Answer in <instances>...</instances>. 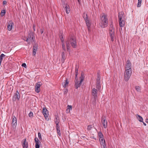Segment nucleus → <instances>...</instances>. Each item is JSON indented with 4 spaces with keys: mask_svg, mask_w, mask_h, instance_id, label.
I'll return each instance as SVG.
<instances>
[{
    "mask_svg": "<svg viewBox=\"0 0 148 148\" xmlns=\"http://www.w3.org/2000/svg\"><path fill=\"white\" fill-rule=\"evenodd\" d=\"M100 18L99 25L102 28L106 27L108 25V19L107 17V15L103 13V15L100 16Z\"/></svg>",
    "mask_w": 148,
    "mask_h": 148,
    "instance_id": "obj_1",
    "label": "nucleus"
},
{
    "mask_svg": "<svg viewBox=\"0 0 148 148\" xmlns=\"http://www.w3.org/2000/svg\"><path fill=\"white\" fill-rule=\"evenodd\" d=\"M70 42L71 44L73 47L75 48L76 47V41L75 38L73 37H71L69 40H68L66 41V44L67 50L68 51H70V45L69 42Z\"/></svg>",
    "mask_w": 148,
    "mask_h": 148,
    "instance_id": "obj_2",
    "label": "nucleus"
},
{
    "mask_svg": "<svg viewBox=\"0 0 148 148\" xmlns=\"http://www.w3.org/2000/svg\"><path fill=\"white\" fill-rule=\"evenodd\" d=\"M35 37L34 35V33L32 32H30L28 34L27 38L26 41L28 42V44H30V41L32 42H34Z\"/></svg>",
    "mask_w": 148,
    "mask_h": 148,
    "instance_id": "obj_3",
    "label": "nucleus"
},
{
    "mask_svg": "<svg viewBox=\"0 0 148 148\" xmlns=\"http://www.w3.org/2000/svg\"><path fill=\"white\" fill-rule=\"evenodd\" d=\"M132 69H127L125 70L124 73V78L126 81H128L129 79L132 74Z\"/></svg>",
    "mask_w": 148,
    "mask_h": 148,
    "instance_id": "obj_4",
    "label": "nucleus"
},
{
    "mask_svg": "<svg viewBox=\"0 0 148 148\" xmlns=\"http://www.w3.org/2000/svg\"><path fill=\"white\" fill-rule=\"evenodd\" d=\"M97 90L95 88H93L92 90V95L93 96L92 103L94 104L96 103L97 99Z\"/></svg>",
    "mask_w": 148,
    "mask_h": 148,
    "instance_id": "obj_5",
    "label": "nucleus"
},
{
    "mask_svg": "<svg viewBox=\"0 0 148 148\" xmlns=\"http://www.w3.org/2000/svg\"><path fill=\"white\" fill-rule=\"evenodd\" d=\"M84 73L82 72L81 73V76L80 77V82L78 83V82L77 81V82H75V87L76 89H77L82 84V83L84 79Z\"/></svg>",
    "mask_w": 148,
    "mask_h": 148,
    "instance_id": "obj_6",
    "label": "nucleus"
},
{
    "mask_svg": "<svg viewBox=\"0 0 148 148\" xmlns=\"http://www.w3.org/2000/svg\"><path fill=\"white\" fill-rule=\"evenodd\" d=\"M109 34L111 38V40L113 42L115 37V30L109 29Z\"/></svg>",
    "mask_w": 148,
    "mask_h": 148,
    "instance_id": "obj_7",
    "label": "nucleus"
},
{
    "mask_svg": "<svg viewBox=\"0 0 148 148\" xmlns=\"http://www.w3.org/2000/svg\"><path fill=\"white\" fill-rule=\"evenodd\" d=\"M41 83V82H38L36 84L35 91L37 93H39L40 91V87L42 85V84H40Z\"/></svg>",
    "mask_w": 148,
    "mask_h": 148,
    "instance_id": "obj_8",
    "label": "nucleus"
},
{
    "mask_svg": "<svg viewBox=\"0 0 148 148\" xmlns=\"http://www.w3.org/2000/svg\"><path fill=\"white\" fill-rule=\"evenodd\" d=\"M84 18L85 21L86 23L88 28V31H89L90 30V26H91V23H90L89 22V21L88 17H86L85 18Z\"/></svg>",
    "mask_w": 148,
    "mask_h": 148,
    "instance_id": "obj_9",
    "label": "nucleus"
},
{
    "mask_svg": "<svg viewBox=\"0 0 148 148\" xmlns=\"http://www.w3.org/2000/svg\"><path fill=\"white\" fill-rule=\"evenodd\" d=\"M38 47V44L36 43H35L33 46V55L35 56L36 54V51Z\"/></svg>",
    "mask_w": 148,
    "mask_h": 148,
    "instance_id": "obj_10",
    "label": "nucleus"
},
{
    "mask_svg": "<svg viewBox=\"0 0 148 148\" xmlns=\"http://www.w3.org/2000/svg\"><path fill=\"white\" fill-rule=\"evenodd\" d=\"M100 144L101 146H103V148H107L106 145L105 141L103 138L99 139Z\"/></svg>",
    "mask_w": 148,
    "mask_h": 148,
    "instance_id": "obj_11",
    "label": "nucleus"
},
{
    "mask_svg": "<svg viewBox=\"0 0 148 148\" xmlns=\"http://www.w3.org/2000/svg\"><path fill=\"white\" fill-rule=\"evenodd\" d=\"M17 119L15 116L13 117L12 120V126L13 128H15L17 125Z\"/></svg>",
    "mask_w": 148,
    "mask_h": 148,
    "instance_id": "obj_12",
    "label": "nucleus"
},
{
    "mask_svg": "<svg viewBox=\"0 0 148 148\" xmlns=\"http://www.w3.org/2000/svg\"><path fill=\"white\" fill-rule=\"evenodd\" d=\"M23 148H27L28 147V143L27 142L26 138L23 140L22 141Z\"/></svg>",
    "mask_w": 148,
    "mask_h": 148,
    "instance_id": "obj_13",
    "label": "nucleus"
},
{
    "mask_svg": "<svg viewBox=\"0 0 148 148\" xmlns=\"http://www.w3.org/2000/svg\"><path fill=\"white\" fill-rule=\"evenodd\" d=\"M14 25V23L12 21H9L7 29L8 30L10 31L12 30V27Z\"/></svg>",
    "mask_w": 148,
    "mask_h": 148,
    "instance_id": "obj_14",
    "label": "nucleus"
},
{
    "mask_svg": "<svg viewBox=\"0 0 148 148\" xmlns=\"http://www.w3.org/2000/svg\"><path fill=\"white\" fill-rule=\"evenodd\" d=\"M20 98L18 90H17L15 93L14 95L13 98V100L15 101L16 99L18 100Z\"/></svg>",
    "mask_w": 148,
    "mask_h": 148,
    "instance_id": "obj_15",
    "label": "nucleus"
},
{
    "mask_svg": "<svg viewBox=\"0 0 148 148\" xmlns=\"http://www.w3.org/2000/svg\"><path fill=\"white\" fill-rule=\"evenodd\" d=\"M125 68L126 69H132L131 64L129 60H127V61L125 65Z\"/></svg>",
    "mask_w": 148,
    "mask_h": 148,
    "instance_id": "obj_16",
    "label": "nucleus"
},
{
    "mask_svg": "<svg viewBox=\"0 0 148 148\" xmlns=\"http://www.w3.org/2000/svg\"><path fill=\"white\" fill-rule=\"evenodd\" d=\"M101 122L103 124V126L105 128L107 127V121L106 119H103V117L101 118Z\"/></svg>",
    "mask_w": 148,
    "mask_h": 148,
    "instance_id": "obj_17",
    "label": "nucleus"
},
{
    "mask_svg": "<svg viewBox=\"0 0 148 148\" xmlns=\"http://www.w3.org/2000/svg\"><path fill=\"white\" fill-rule=\"evenodd\" d=\"M124 13L123 12H120L118 13V18L119 20H124V16H123Z\"/></svg>",
    "mask_w": 148,
    "mask_h": 148,
    "instance_id": "obj_18",
    "label": "nucleus"
},
{
    "mask_svg": "<svg viewBox=\"0 0 148 148\" xmlns=\"http://www.w3.org/2000/svg\"><path fill=\"white\" fill-rule=\"evenodd\" d=\"M47 112H48V111L46 108L45 107L43 109L42 113L46 119L48 117V116L47 114Z\"/></svg>",
    "mask_w": 148,
    "mask_h": 148,
    "instance_id": "obj_19",
    "label": "nucleus"
},
{
    "mask_svg": "<svg viewBox=\"0 0 148 148\" xmlns=\"http://www.w3.org/2000/svg\"><path fill=\"white\" fill-rule=\"evenodd\" d=\"M78 68H77L76 65L75 69V82H77L78 81L77 80V75L78 74Z\"/></svg>",
    "mask_w": 148,
    "mask_h": 148,
    "instance_id": "obj_20",
    "label": "nucleus"
},
{
    "mask_svg": "<svg viewBox=\"0 0 148 148\" xmlns=\"http://www.w3.org/2000/svg\"><path fill=\"white\" fill-rule=\"evenodd\" d=\"M69 83V81L67 79H66L62 83V85L63 87L65 88L68 86Z\"/></svg>",
    "mask_w": 148,
    "mask_h": 148,
    "instance_id": "obj_21",
    "label": "nucleus"
},
{
    "mask_svg": "<svg viewBox=\"0 0 148 148\" xmlns=\"http://www.w3.org/2000/svg\"><path fill=\"white\" fill-rule=\"evenodd\" d=\"M65 53L64 52H63L62 53L61 56H62V58L61 59V62L62 63H64V60L66 59V57L64 55Z\"/></svg>",
    "mask_w": 148,
    "mask_h": 148,
    "instance_id": "obj_22",
    "label": "nucleus"
},
{
    "mask_svg": "<svg viewBox=\"0 0 148 148\" xmlns=\"http://www.w3.org/2000/svg\"><path fill=\"white\" fill-rule=\"evenodd\" d=\"M119 24L120 27L124 26L125 25L124 20H119Z\"/></svg>",
    "mask_w": 148,
    "mask_h": 148,
    "instance_id": "obj_23",
    "label": "nucleus"
},
{
    "mask_svg": "<svg viewBox=\"0 0 148 148\" xmlns=\"http://www.w3.org/2000/svg\"><path fill=\"white\" fill-rule=\"evenodd\" d=\"M65 10L66 11V13L69 14V13L70 9L69 5H66L65 7Z\"/></svg>",
    "mask_w": 148,
    "mask_h": 148,
    "instance_id": "obj_24",
    "label": "nucleus"
},
{
    "mask_svg": "<svg viewBox=\"0 0 148 148\" xmlns=\"http://www.w3.org/2000/svg\"><path fill=\"white\" fill-rule=\"evenodd\" d=\"M97 80H100V72L99 70H98L97 72Z\"/></svg>",
    "mask_w": 148,
    "mask_h": 148,
    "instance_id": "obj_25",
    "label": "nucleus"
},
{
    "mask_svg": "<svg viewBox=\"0 0 148 148\" xmlns=\"http://www.w3.org/2000/svg\"><path fill=\"white\" fill-rule=\"evenodd\" d=\"M136 116L138 119L139 121L140 122H143V118L138 114H137Z\"/></svg>",
    "mask_w": 148,
    "mask_h": 148,
    "instance_id": "obj_26",
    "label": "nucleus"
},
{
    "mask_svg": "<svg viewBox=\"0 0 148 148\" xmlns=\"http://www.w3.org/2000/svg\"><path fill=\"white\" fill-rule=\"evenodd\" d=\"M35 142L36 143V145H40L41 142L37 138H35L34 139Z\"/></svg>",
    "mask_w": 148,
    "mask_h": 148,
    "instance_id": "obj_27",
    "label": "nucleus"
},
{
    "mask_svg": "<svg viewBox=\"0 0 148 148\" xmlns=\"http://www.w3.org/2000/svg\"><path fill=\"white\" fill-rule=\"evenodd\" d=\"M110 27H109V29H111V30H115V28L113 27V23L112 21L110 22Z\"/></svg>",
    "mask_w": 148,
    "mask_h": 148,
    "instance_id": "obj_28",
    "label": "nucleus"
},
{
    "mask_svg": "<svg viewBox=\"0 0 148 148\" xmlns=\"http://www.w3.org/2000/svg\"><path fill=\"white\" fill-rule=\"evenodd\" d=\"M64 40H61L62 45V48L65 51H66V49L65 47V45L64 42Z\"/></svg>",
    "mask_w": 148,
    "mask_h": 148,
    "instance_id": "obj_29",
    "label": "nucleus"
},
{
    "mask_svg": "<svg viewBox=\"0 0 148 148\" xmlns=\"http://www.w3.org/2000/svg\"><path fill=\"white\" fill-rule=\"evenodd\" d=\"M99 138H103V134H102V133L101 132H99L98 133Z\"/></svg>",
    "mask_w": 148,
    "mask_h": 148,
    "instance_id": "obj_30",
    "label": "nucleus"
},
{
    "mask_svg": "<svg viewBox=\"0 0 148 148\" xmlns=\"http://www.w3.org/2000/svg\"><path fill=\"white\" fill-rule=\"evenodd\" d=\"M72 107L71 106L69 105H68L67 109H68V110H69V111L68 112H66V113H69L70 112V110H72Z\"/></svg>",
    "mask_w": 148,
    "mask_h": 148,
    "instance_id": "obj_31",
    "label": "nucleus"
},
{
    "mask_svg": "<svg viewBox=\"0 0 148 148\" xmlns=\"http://www.w3.org/2000/svg\"><path fill=\"white\" fill-rule=\"evenodd\" d=\"M6 12V11L5 10H2L1 13V16H3L5 15Z\"/></svg>",
    "mask_w": 148,
    "mask_h": 148,
    "instance_id": "obj_32",
    "label": "nucleus"
},
{
    "mask_svg": "<svg viewBox=\"0 0 148 148\" xmlns=\"http://www.w3.org/2000/svg\"><path fill=\"white\" fill-rule=\"evenodd\" d=\"M55 123L56 124V123H59V118L58 116H56V120L55 121Z\"/></svg>",
    "mask_w": 148,
    "mask_h": 148,
    "instance_id": "obj_33",
    "label": "nucleus"
},
{
    "mask_svg": "<svg viewBox=\"0 0 148 148\" xmlns=\"http://www.w3.org/2000/svg\"><path fill=\"white\" fill-rule=\"evenodd\" d=\"M138 2L137 4V6L138 7H139L141 6L142 2V0H138Z\"/></svg>",
    "mask_w": 148,
    "mask_h": 148,
    "instance_id": "obj_34",
    "label": "nucleus"
},
{
    "mask_svg": "<svg viewBox=\"0 0 148 148\" xmlns=\"http://www.w3.org/2000/svg\"><path fill=\"white\" fill-rule=\"evenodd\" d=\"M96 88L98 90H100L101 88V84H96Z\"/></svg>",
    "mask_w": 148,
    "mask_h": 148,
    "instance_id": "obj_35",
    "label": "nucleus"
},
{
    "mask_svg": "<svg viewBox=\"0 0 148 148\" xmlns=\"http://www.w3.org/2000/svg\"><path fill=\"white\" fill-rule=\"evenodd\" d=\"M135 89L137 92H139L140 90V87L138 86H135Z\"/></svg>",
    "mask_w": 148,
    "mask_h": 148,
    "instance_id": "obj_36",
    "label": "nucleus"
},
{
    "mask_svg": "<svg viewBox=\"0 0 148 148\" xmlns=\"http://www.w3.org/2000/svg\"><path fill=\"white\" fill-rule=\"evenodd\" d=\"M57 131V133L59 136H60L61 135V134L60 133V129H56Z\"/></svg>",
    "mask_w": 148,
    "mask_h": 148,
    "instance_id": "obj_37",
    "label": "nucleus"
},
{
    "mask_svg": "<svg viewBox=\"0 0 148 148\" xmlns=\"http://www.w3.org/2000/svg\"><path fill=\"white\" fill-rule=\"evenodd\" d=\"M92 128V125H89L88 126L87 130H91V129Z\"/></svg>",
    "mask_w": 148,
    "mask_h": 148,
    "instance_id": "obj_38",
    "label": "nucleus"
},
{
    "mask_svg": "<svg viewBox=\"0 0 148 148\" xmlns=\"http://www.w3.org/2000/svg\"><path fill=\"white\" fill-rule=\"evenodd\" d=\"M83 17L84 18L86 17H88L87 14L86 13V12H84L83 14Z\"/></svg>",
    "mask_w": 148,
    "mask_h": 148,
    "instance_id": "obj_39",
    "label": "nucleus"
},
{
    "mask_svg": "<svg viewBox=\"0 0 148 148\" xmlns=\"http://www.w3.org/2000/svg\"><path fill=\"white\" fill-rule=\"evenodd\" d=\"M38 138L40 140H42V137L41 136V134L40 132H38Z\"/></svg>",
    "mask_w": 148,
    "mask_h": 148,
    "instance_id": "obj_40",
    "label": "nucleus"
},
{
    "mask_svg": "<svg viewBox=\"0 0 148 148\" xmlns=\"http://www.w3.org/2000/svg\"><path fill=\"white\" fill-rule=\"evenodd\" d=\"M5 56V55L3 54H1L0 56V59L3 60V58Z\"/></svg>",
    "mask_w": 148,
    "mask_h": 148,
    "instance_id": "obj_41",
    "label": "nucleus"
},
{
    "mask_svg": "<svg viewBox=\"0 0 148 148\" xmlns=\"http://www.w3.org/2000/svg\"><path fill=\"white\" fill-rule=\"evenodd\" d=\"M29 117H32L33 116V113L32 112H30L29 113Z\"/></svg>",
    "mask_w": 148,
    "mask_h": 148,
    "instance_id": "obj_42",
    "label": "nucleus"
},
{
    "mask_svg": "<svg viewBox=\"0 0 148 148\" xmlns=\"http://www.w3.org/2000/svg\"><path fill=\"white\" fill-rule=\"evenodd\" d=\"M40 33H41V34H42L44 32V28H42L40 29Z\"/></svg>",
    "mask_w": 148,
    "mask_h": 148,
    "instance_id": "obj_43",
    "label": "nucleus"
},
{
    "mask_svg": "<svg viewBox=\"0 0 148 148\" xmlns=\"http://www.w3.org/2000/svg\"><path fill=\"white\" fill-rule=\"evenodd\" d=\"M68 91L67 89H65L64 91V94H66Z\"/></svg>",
    "mask_w": 148,
    "mask_h": 148,
    "instance_id": "obj_44",
    "label": "nucleus"
},
{
    "mask_svg": "<svg viewBox=\"0 0 148 148\" xmlns=\"http://www.w3.org/2000/svg\"><path fill=\"white\" fill-rule=\"evenodd\" d=\"M56 124V129H60V125L59 124V123H57Z\"/></svg>",
    "mask_w": 148,
    "mask_h": 148,
    "instance_id": "obj_45",
    "label": "nucleus"
},
{
    "mask_svg": "<svg viewBox=\"0 0 148 148\" xmlns=\"http://www.w3.org/2000/svg\"><path fill=\"white\" fill-rule=\"evenodd\" d=\"M22 66L23 67H25V68H26V65L25 63H23L22 64Z\"/></svg>",
    "mask_w": 148,
    "mask_h": 148,
    "instance_id": "obj_46",
    "label": "nucleus"
},
{
    "mask_svg": "<svg viewBox=\"0 0 148 148\" xmlns=\"http://www.w3.org/2000/svg\"><path fill=\"white\" fill-rule=\"evenodd\" d=\"M40 147V145H35L36 148H39Z\"/></svg>",
    "mask_w": 148,
    "mask_h": 148,
    "instance_id": "obj_47",
    "label": "nucleus"
},
{
    "mask_svg": "<svg viewBox=\"0 0 148 148\" xmlns=\"http://www.w3.org/2000/svg\"><path fill=\"white\" fill-rule=\"evenodd\" d=\"M100 80H97L96 84H101Z\"/></svg>",
    "mask_w": 148,
    "mask_h": 148,
    "instance_id": "obj_48",
    "label": "nucleus"
},
{
    "mask_svg": "<svg viewBox=\"0 0 148 148\" xmlns=\"http://www.w3.org/2000/svg\"><path fill=\"white\" fill-rule=\"evenodd\" d=\"M60 38L61 39V40L62 39L64 40L63 39V36H62V34H61V36H60Z\"/></svg>",
    "mask_w": 148,
    "mask_h": 148,
    "instance_id": "obj_49",
    "label": "nucleus"
},
{
    "mask_svg": "<svg viewBox=\"0 0 148 148\" xmlns=\"http://www.w3.org/2000/svg\"><path fill=\"white\" fill-rule=\"evenodd\" d=\"M7 1H4L3 2V5H5L7 3Z\"/></svg>",
    "mask_w": 148,
    "mask_h": 148,
    "instance_id": "obj_50",
    "label": "nucleus"
},
{
    "mask_svg": "<svg viewBox=\"0 0 148 148\" xmlns=\"http://www.w3.org/2000/svg\"><path fill=\"white\" fill-rule=\"evenodd\" d=\"M35 25H34V24H33V29H34V31H35Z\"/></svg>",
    "mask_w": 148,
    "mask_h": 148,
    "instance_id": "obj_51",
    "label": "nucleus"
},
{
    "mask_svg": "<svg viewBox=\"0 0 148 148\" xmlns=\"http://www.w3.org/2000/svg\"><path fill=\"white\" fill-rule=\"evenodd\" d=\"M146 122L147 123H148V119H146Z\"/></svg>",
    "mask_w": 148,
    "mask_h": 148,
    "instance_id": "obj_52",
    "label": "nucleus"
},
{
    "mask_svg": "<svg viewBox=\"0 0 148 148\" xmlns=\"http://www.w3.org/2000/svg\"><path fill=\"white\" fill-rule=\"evenodd\" d=\"M144 124V125L145 126H146V124L145 123H144V122H143H143H142Z\"/></svg>",
    "mask_w": 148,
    "mask_h": 148,
    "instance_id": "obj_53",
    "label": "nucleus"
},
{
    "mask_svg": "<svg viewBox=\"0 0 148 148\" xmlns=\"http://www.w3.org/2000/svg\"><path fill=\"white\" fill-rule=\"evenodd\" d=\"M2 61V60H1L0 59V66L1 65V62Z\"/></svg>",
    "mask_w": 148,
    "mask_h": 148,
    "instance_id": "obj_54",
    "label": "nucleus"
},
{
    "mask_svg": "<svg viewBox=\"0 0 148 148\" xmlns=\"http://www.w3.org/2000/svg\"><path fill=\"white\" fill-rule=\"evenodd\" d=\"M78 2H79V3L80 4V0H77Z\"/></svg>",
    "mask_w": 148,
    "mask_h": 148,
    "instance_id": "obj_55",
    "label": "nucleus"
},
{
    "mask_svg": "<svg viewBox=\"0 0 148 148\" xmlns=\"http://www.w3.org/2000/svg\"><path fill=\"white\" fill-rule=\"evenodd\" d=\"M81 137L82 138H84V137H85V136H81Z\"/></svg>",
    "mask_w": 148,
    "mask_h": 148,
    "instance_id": "obj_56",
    "label": "nucleus"
},
{
    "mask_svg": "<svg viewBox=\"0 0 148 148\" xmlns=\"http://www.w3.org/2000/svg\"><path fill=\"white\" fill-rule=\"evenodd\" d=\"M69 111V110H68V109H67L66 110V112H68Z\"/></svg>",
    "mask_w": 148,
    "mask_h": 148,
    "instance_id": "obj_57",
    "label": "nucleus"
}]
</instances>
